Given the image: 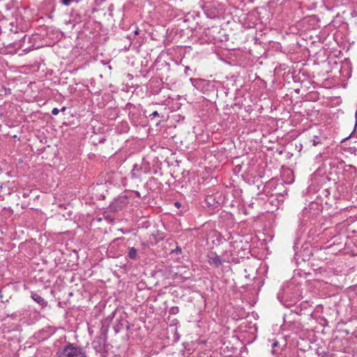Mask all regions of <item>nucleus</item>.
I'll return each instance as SVG.
<instances>
[{
  "mask_svg": "<svg viewBox=\"0 0 357 357\" xmlns=\"http://www.w3.org/2000/svg\"><path fill=\"white\" fill-rule=\"evenodd\" d=\"M301 287L294 282L284 285L278 294V298L286 307L296 304L301 298Z\"/></svg>",
  "mask_w": 357,
  "mask_h": 357,
  "instance_id": "obj_1",
  "label": "nucleus"
},
{
  "mask_svg": "<svg viewBox=\"0 0 357 357\" xmlns=\"http://www.w3.org/2000/svg\"><path fill=\"white\" fill-rule=\"evenodd\" d=\"M310 143L313 146H328V139L324 132L317 126L312 128L308 132Z\"/></svg>",
  "mask_w": 357,
  "mask_h": 357,
  "instance_id": "obj_2",
  "label": "nucleus"
},
{
  "mask_svg": "<svg viewBox=\"0 0 357 357\" xmlns=\"http://www.w3.org/2000/svg\"><path fill=\"white\" fill-rule=\"evenodd\" d=\"M107 328L102 326L100 328V334L97 335L92 342V347L96 352H104L107 337Z\"/></svg>",
  "mask_w": 357,
  "mask_h": 357,
  "instance_id": "obj_3",
  "label": "nucleus"
},
{
  "mask_svg": "<svg viewBox=\"0 0 357 357\" xmlns=\"http://www.w3.org/2000/svg\"><path fill=\"white\" fill-rule=\"evenodd\" d=\"M208 263L214 268H219L224 262H229V259L221 257L215 252H211L207 255Z\"/></svg>",
  "mask_w": 357,
  "mask_h": 357,
  "instance_id": "obj_4",
  "label": "nucleus"
},
{
  "mask_svg": "<svg viewBox=\"0 0 357 357\" xmlns=\"http://www.w3.org/2000/svg\"><path fill=\"white\" fill-rule=\"evenodd\" d=\"M128 203V201L126 196H119L112 202L110 208L115 211H118L121 210Z\"/></svg>",
  "mask_w": 357,
  "mask_h": 357,
  "instance_id": "obj_5",
  "label": "nucleus"
},
{
  "mask_svg": "<svg viewBox=\"0 0 357 357\" xmlns=\"http://www.w3.org/2000/svg\"><path fill=\"white\" fill-rule=\"evenodd\" d=\"M124 328H126L127 331L130 329V325L128 321L125 319L121 318L116 321V325L114 326V329L116 333H119Z\"/></svg>",
  "mask_w": 357,
  "mask_h": 357,
  "instance_id": "obj_6",
  "label": "nucleus"
},
{
  "mask_svg": "<svg viewBox=\"0 0 357 357\" xmlns=\"http://www.w3.org/2000/svg\"><path fill=\"white\" fill-rule=\"evenodd\" d=\"M138 258V250L134 247H128L126 259L136 261Z\"/></svg>",
  "mask_w": 357,
  "mask_h": 357,
  "instance_id": "obj_7",
  "label": "nucleus"
},
{
  "mask_svg": "<svg viewBox=\"0 0 357 357\" xmlns=\"http://www.w3.org/2000/svg\"><path fill=\"white\" fill-rule=\"evenodd\" d=\"M31 298L34 301H36L42 307L47 305V302L45 301V299L37 293H31Z\"/></svg>",
  "mask_w": 357,
  "mask_h": 357,
  "instance_id": "obj_8",
  "label": "nucleus"
},
{
  "mask_svg": "<svg viewBox=\"0 0 357 357\" xmlns=\"http://www.w3.org/2000/svg\"><path fill=\"white\" fill-rule=\"evenodd\" d=\"M179 312V308L178 306H173L169 309V314H176Z\"/></svg>",
  "mask_w": 357,
  "mask_h": 357,
  "instance_id": "obj_9",
  "label": "nucleus"
},
{
  "mask_svg": "<svg viewBox=\"0 0 357 357\" xmlns=\"http://www.w3.org/2000/svg\"><path fill=\"white\" fill-rule=\"evenodd\" d=\"M72 1L73 0H62V3L65 6H68Z\"/></svg>",
  "mask_w": 357,
  "mask_h": 357,
  "instance_id": "obj_10",
  "label": "nucleus"
},
{
  "mask_svg": "<svg viewBox=\"0 0 357 357\" xmlns=\"http://www.w3.org/2000/svg\"><path fill=\"white\" fill-rule=\"evenodd\" d=\"M174 119H176V121H180L181 118V114H176V115H174L172 116Z\"/></svg>",
  "mask_w": 357,
  "mask_h": 357,
  "instance_id": "obj_11",
  "label": "nucleus"
},
{
  "mask_svg": "<svg viewBox=\"0 0 357 357\" xmlns=\"http://www.w3.org/2000/svg\"><path fill=\"white\" fill-rule=\"evenodd\" d=\"M174 206H175L176 208H180V207H181V204L180 202H176L174 203Z\"/></svg>",
  "mask_w": 357,
  "mask_h": 357,
  "instance_id": "obj_12",
  "label": "nucleus"
},
{
  "mask_svg": "<svg viewBox=\"0 0 357 357\" xmlns=\"http://www.w3.org/2000/svg\"><path fill=\"white\" fill-rule=\"evenodd\" d=\"M174 251L176 252L181 253V249L180 248H178V247H177Z\"/></svg>",
  "mask_w": 357,
  "mask_h": 357,
  "instance_id": "obj_13",
  "label": "nucleus"
},
{
  "mask_svg": "<svg viewBox=\"0 0 357 357\" xmlns=\"http://www.w3.org/2000/svg\"><path fill=\"white\" fill-rule=\"evenodd\" d=\"M114 314H115V312H113L111 314V315L109 317V319H112L114 317Z\"/></svg>",
  "mask_w": 357,
  "mask_h": 357,
  "instance_id": "obj_14",
  "label": "nucleus"
},
{
  "mask_svg": "<svg viewBox=\"0 0 357 357\" xmlns=\"http://www.w3.org/2000/svg\"><path fill=\"white\" fill-rule=\"evenodd\" d=\"M144 173H146V174H147V173H149V169L148 168H146H146L144 169Z\"/></svg>",
  "mask_w": 357,
  "mask_h": 357,
  "instance_id": "obj_15",
  "label": "nucleus"
},
{
  "mask_svg": "<svg viewBox=\"0 0 357 357\" xmlns=\"http://www.w3.org/2000/svg\"><path fill=\"white\" fill-rule=\"evenodd\" d=\"M151 115H153L154 117L156 116H159V113H152Z\"/></svg>",
  "mask_w": 357,
  "mask_h": 357,
  "instance_id": "obj_16",
  "label": "nucleus"
},
{
  "mask_svg": "<svg viewBox=\"0 0 357 357\" xmlns=\"http://www.w3.org/2000/svg\"><path fill=\"white\" fill-rule=\"evenodd\" d=\"M52 112H60L59 109L57 108H54Z\"/></svg>",
  "mask_w": 357,
  "mask_h": 357,
  "instance_id": "obj_17",
  "label": "nucleus"
},
{
  "mask_svg": "<svg viewBox=\"0 0 357 357\" xmlns=\"http://www.w3.org/2000/svg\"><path fill=\"white\" fill-rule=\"evenodd\" d=\"M69 125H75L76 123L74 121H69Z\"/></svg>",
  "mask_w": 357,
  "mask_h": 357,
  "instance_id": "obj_18",
  "label": "nucleus"
},
{
  "mask_svg": "<svg viewBox=\"0 0 357 357\" xmlns=\"http://www.w3.org/2000/svg\"><path fill=\"white\" fill-rule=\"evenodd\" d=\"M136 167H137V165H135V166L134 167V169H132V174H133V175H135V174L134 172L135 171Z\"/></svg>",
  "mask_w": 357,
  "mask_h": 357,
  "instance_id": "obj_19",
  "label": "nucleus"
},
{
  "mask_svg": "<svg viewBox=\"0 0 357 357\" xmlns=\"http://www.w3.org/2000/svg\"><path fill=\"white\" fill-rule=\"evenodd\" d=\"M355 117H356V126L357 125V112L355 113Z\"/></svg>",
  "mask_w": 357,
  "mask_h": 357,
  "instance_id": "obj_20",
  "label": "nucleus"
},
{
  "mask_svg": "<svg viewBox=\"0 0 357 357\" xmlns=\"http://www.w3.org/2000/svg\"><path fill=\"white\" fill-rule=\"evenodd\" d=\"M142 246H143V247H144V248L147 245V244H146V243H144V242H142Z\"/></svg>",
  "mask_w": 357,
  "mask_h": 357,
  "instance_id": "obj_21",
  "label": "nucleus"
},
{
  "mask_svg": "<svg viewBox=\"0 0 357 357\" xmlns=\"http://www.w3.org/2000/svg\"><path fill=\"white\" fill-rule=\"evenodd\" d=\"M110 114H111V115H112V114H113L114 118V117H116V113L111 112V113H110Z\"/></svg>",
  "mask_w": 357,
  "mask_h": 357,
  "instance_id": "obj_22",
  "label": "nucleus"
},
{
  "mask_svg": "<svg viewBox=\"0 0 357 357\" xmlns=\"http://www.w3.org/2000/svg\"><path fill=\"white\" fill-rule=\"evenodd\" d=\"M3 298L2 291H0V298L1 299Z\"/></svg>",
  "mask_w": 357,
  "mask_h": 357,
  "instance_id": "obj_23",
  "label": "nucleus"
},
{
  "mask_svg": "<svg viewBox=\"0 0 357 357\" xmlns=\"http://www.w3.org/2000/svg\"><path fill=\"white\" fill-rule=\"evenodd\" d=\"M75 116V115H74L73 114H70V116H71V117H74Z\"/></svg>",
  "mask_w": 357,
  "mask_h": 357,
  "instance_id": "obj_24",
  "label": "nucleus"
},
{
  "mask_svg": "<svg viewBox=\"0 0 357 357\" xmlns=\"http://www.w3.org/2000/svg\"><path fill=\"white\" fill-rule=\"evenodd\" d=\"M64 110H65V107H63L61 111L64 112Z\"/></svg>",
  "mask_w": 357,
  "mask_h": 357,
  "instance_id": "obj_25",
  "label": "nucleus"
},
{
  "mask_svg": "<svg viewBox=\"0 0 357 357\" xmlns=\"http://www.w3.org/2000/svg\"><path fill=\"white\" fill-rule=\"evenodd\" d=\"M105 218L107 219V218H109V215H105Z\"/></svg>",
  "mask_w": 357,
  "mask_h": 357,
  "instance_id": "obj_26",
  "label": "nucleus"
},
{
  "mask_svg": "<svg viewBox=\"0 0 357 357\" xmlns=\"http://www.w3.org/2000/svg\"><path fill=\"white\" fill-rule=\"evenodd\" d=\"M75 115H78V116H80V114H79L78 113H75Z\"/></svg>",
  "mask_w": 357,
  "mask_h": 357,
  "instance_id": "obj_27",
  "label": "nucleus"
},
{
  "mask_svg": "<svg viewBox=\"0 0 357 357\" xmlns=\"http://www.w3.org/2000/svg\"><path fill=\"white\" fill-rule=\"evenodd\" d=\"M137 196H139V193L138 192H136Z\"/></svg>",
  "mask_w": 357,
  "mask_h": 357,
  "instance_id": "obj_28",
  "label": "nucleus"
},
{
  "mask_svg": "<svg viewBox=\"0 0 357 357\" xmlns=\"http://www.w3.org/2000/svg\"><path fill=\"white\" fill-rule=\"evenodd\" d=\"M135 34H137V33H138V31H135Z\"/></svg>",
  "mask_w": 357,
  "mask_h": 357,
  "instance_id": "obj_29",
  "label": "nucleus"
}]
</instances>
